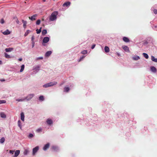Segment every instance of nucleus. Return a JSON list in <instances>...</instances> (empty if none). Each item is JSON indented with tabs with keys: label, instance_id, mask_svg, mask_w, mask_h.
<instances>
[{
	"label": "nucleus",
	"instance_id": "obj_31",
	"mask_svg": "<svg viewBox=\"0 0 157 157\" xmlns=\"http://www.w3.org/2000/svg\"><path fill=\"white\" fill-rule=\"evenodd\" d=\"M29 152V151L27 149H25L24 151L23 154L25 155H28Z\"/></svg>",
	"mask_w": 157,
	"mask_h": 157
},
{
	"label": "nucleus",
	"instance_id": "obj_24",
	"mask_svg": "<svg viewBox=\"0 0 157 157\" xmlns=\"http://www.w3.org/2000/svg\"><path fill=\"white\" fill-rule=\"evenodd\" d=\"M22 23H23V26L24 28L25 29L26 27V24H27V21H25L23 20H22Z\"/></svg>",
	"mask_w": 157,
	"mask_h": 157
},
{
	"label": "nucleus",
	"instance_id": "obj_13",
	"mask_svg": "<svg viewBox=\"0 0 157 157\" xmlns=\"http://www.w3.org/2000/svg\"><path fill=\"white\" fill-rule=\"evenodd\" d=\"M52 53V52L51 51H47L45 53V56L46 57H48Z\"/></svg>",
	"mask_w": 157,
	"mask_h": 157
},
{
	"label": "nucleus",
	"instance_id": "obj_57",
	"mask_svg": "<svg viewBox=\"0 0 157 157\" xmlns=\"http://www.w3.org/2000/svg\"><path fill=\"white\" fill-rule=\"evenodd\" d=\"M41 29H42V27H40V28L39 29V30H40V31H41Z\"/></svg>",
	"mask_w": 157,
	"mask_h": 157
},
{
	"label": "nucleus",
	"instance_id": "obj_39",
	"mask_svg": "<svg viewBox=\"0 0 157 157\" xmlns=\"http://www.w3.org/2000/svg\"><path fill=\"white\" fill-rule=\"evenodd\" d=\"M42 129L40 127L36 130V131L37 132H41L42 131Z\"/></svg>",
	"mask_w": 157,
	"mask_h": 157
},
{
	"label": "nucleus",
	"instance_id": "obj_1",
	"mask_svg": "<svg viewBox=\"0 0 157 157\" xmlns=\"http://www.w3.org/2000/svg\"><path fill=\"white\" fill-rule=\"evenodd\" d=\"M58 14V12L57 11H55L52 12L49 17V21H56L57 19Z\"/></svg>",
	"mask_w": 157,
	"mask_h": 157
},
{
	"label": "nucleus",
	"instance_id": "obj_46",
	"mask_svg": "<svg viewBox=\"0 0 157 157\" xmlns=\"http://www.w3.org/2000/svg\"><path fill=\"white\" fill-rule=\"evenodd\" d=\"M36 33L37 34H39V33H40L41 32V31H40V30L38 29H36Z\"/></svg>",
	"mask_w": 157,
	"mask_h": 157
},
{
	"label": "nucleus",
	"instance_id": "obj_5",
	"mask_svg": "<svg viewBox=\"0 0 157 157\" xmlns=\"http://www.w3.org/2000/svg\"><path fill=\"white\" fill-rule=\"evenodd\" d=\"M49 38L48 37L46 36L44 38L43 40V43L42 44L43 45H44L43 44V43H47L49 40Z\"/></svg>",
	"mask_w": 157,
	"mask_h": 157
},
{
	"label": "nucleus",
	"instance_id": "obj_16",
	"mask_svg": "<svg viewBox=\"0 0 157 157\" xmlns=\"http://www.w3.org/2000/svg\"><path fill=\"white\" fill-rule=\"evenodd\" d=\"M13 48H6L5 49L6 52H10L13 51Z\"/></svg>",
	"mask_w": 157,
	"mask_h": 157
},
{
	"label": "nucleus",
	"instance_id": "obj_59",
	"mask_svg": "<svg viewBox=\"0 0 157 157\" xmlns=\"http://www.w3.org/2000/svg\"><path fill=\"white\" fill-rule=\"evenodd\" d=\"M43 0V1L44 2H45V1H46V0Z\"/></svg>",
	"mask_w": 157,
	"mask_h": 157
},
{
	"label": "nucleus",
	"instance_id": "obj_7",
	"mask_svg": "<svg viewBox=\"0 0 157 157\" xmlns=\"http://www.w3.org/2000/svg\"><path fill=\"white\" fill-rule=\"evenodd\" d=\"M52 149L54 151L57 152L59 151V147L56 146H53L52 147Z\"/></svg>",
	"mask_w": 157,
	"mask_h": 157
},
{
	"label": "nucleus",
	"instance_id": "obj_28",
	"mask_svg": "<svg viewBox=\"0 0 157 157\" xmlns=\"http://www.w3.org/2000/svg\"><path fill=\"white\" fill-rule=\"evenodd\" d=\"M16 100L17 101L20 102V101H25V98H21V99H17Z\"/></svg>",
	"mask_w": 157,
	"mask_h": 157
},
{
	"label": "nucleus",
	"instance_id": "obj_19",
	"mask_svg": "<svg viewBox=\"0 0 157 157\" xmlns=\"http://www.w3.org/2000/svg\"><path fill=\"white\" fill-rule=\"evenodd\" d=\"M20 153V151L19 150H16L15 152V154L14 157H17Z\"/></svg>",
	"mask_w": 157,
	"mask_h": 157
},
{
	"label": "nucleus",
	"instance_id": "obj_6",
	"mask_svg": "<svg viewBox=\"0 0 157 157\" xmlns=\"http://www.w3.org/2000/svg\"><path fill=\"white\" fill-rule=\"evenodd\" d=\"M39 149V147L38 146H36L33 148V155H34Z\"/></svg>",
	"mask_w": 157,
	"mask_h": 157
},
{
	"label": "nucleus",
	"instance_id": "obj_56",
	"mask_svg": "<svg viewBox=\"0 0 157 157\" xmlns=\"http://www.w3.org/2000/svg\"><path fill=\"white\" fill-rule=\"evenodd\" d=\"M2 61L0 60V65L2 64Z\"/></svg>",
	"mask_w": 157,
	"mask_h": 157
},
{
	"label": "nucleus",
	"instance_id": "obj_50",
	"mask_svg": "<svg viewBox=\"0 0 157 157\" xmlns=\"http://www.w3.org/2000/svg\"><path fill=\"white\" fill-rule=\"evenodd\" d=\"M34 36H33L31 37V40L32 41H34Z\"/></svg>",
	"mask_w": 157,
	"mask_h": 157
},
{
	"label": "nucleus",
	"instance_id": "obj_3",
	"mask_svg": "<svg viewBox=\"0 0 157 157\" xmlns=\"http://www.w3.org/2000/svg\"><path fill=\"white\" fill-rule=\"evenodd\" d=\"M46 123L48 125V126H52L53 124V120L50 118H48L46 120Z\"/></svg>",
	"mask_w": 157,
	"mask_h": 157
},
{
	"label": "nucleus",
	"instance_id": "obj_41",
	"mask_svg": "<svg viewBox=\"0 0 157 157\" xmlns=\"http://www.w3.org/2000/svg\"><path fill=\"white\" fill-rule=\"evenodd\" d=\"M41 22V21L40 19H38L37 20L36 22V25H38L40 24Z\"/></svg>",
	"mask_w": 157,
	"mask_h": 157
},
{
	"label": "nucleus",
	"instance_id": "obj_42",
	"mask_svg": "<svg viewBox=\"0 0 157 157\" xmlns=\"http://www.w3.org/2000/svg\"><path fill=\"white\" fill-rule=\"evenodd\" d=\"M6 102V101L4 100H0V104L5 103Z\"/></svg>",
	"mask_w": 157,
	"mask_h": 157
},
{
	"label": "nucleus",
	"instance_id": "obj_30",
	"mask_svg": "<svg viewBox=\"0 0 157 157\" xmlns=\"http://www.w3.org/2000/svg\"><path fill=\"white\" fill-rule=\"evenodd\" d=\"M105 51L106 52H108L109 51V48L108 46H105Z\"/></svg>",
	"mask_w": 157,
	"mask_h": 157
},
{
	"label": "nucleus",
	"instance_id": "obj_60",
	"mask_svg": "<svg viewBox=\"0 0 157 157\" xmlns=\"http://www.w3.org/2000/svg\"><path fill=\"white\" fill-rule=\"evenodd\" d=\"M34 74V73H33V74ZM31 75H32V74H31Z\"/></svg>",
	"mask_w": 157,
	"mask_h": 157
},
{
	"label": "nucleus",
	"instance_id": "obj_48",
	"mask_svg": "<svg viewBox=\"0 0 157 157\" xmlns=\"http://www.w3.org/2000/svg\"><path fill=\"white\" fill-rule=\"evenodd\" d=\"M32 48H33L34 47V45H35V43H34V41H32Z\"/></svg>",
	"mask_w": 157,
	"mask_h": 157
},
{
	"label": "nucleus",
	"instance_id": "obj_10",
	"mask_svg": "<svg viewBox=\"0 0 157 157\" xmlns=\"http://www.w3.org/2000/svg\"><path fill=\"white\" fill-rule=\"evenodd\" d=\"M122 48L124 50V51L126 52H129L130 51L129 48L127 46H122Z\"/></svg>",
	"mask_w": 157,
	"mask_h": 157
},
{
	"label": "nucleus",
	"instance_id": "obj_2",
	"mask_svg": "<svg viewBox=\"0 0 157 157\" xmlns=\"http://www.w3.org/2000/svg\"><path fill=\"white\" fill-rule=\"evenodd\" d=\"M40 65H38L35 66H34L33 67V70H35V71H33V73H34L35 74H36L40 70Z\"/></svg>",
	"mask_w": 157,
	"mask_h": 157
},
{
	"label": "nucleus",
	"instance_id": "obj_54",
	"mask_svg": "<svg viewBox=\"0 0 157 157\" xmlns=\"http://www.w3.org/2000/svg\"><path fill=\"white\" fill-rule=\"evenodd\" d=\"M16 23L17 24H19V21L18 19H17L16 21Z\"/></svg>",
	"mask_w": 157,
	"mask_h": 157
},
{
	"label": "nucleus",
	"instance_id": "obj_51",
	"mask_svg": "<svg viewBox=\"0 0 157 157\" xmlns=\"http://www.w3.org/2000/svg\"><path fill=\"white\" fill-rule=\"evenodd\" d=\"M14 152V151L13 150H10V153L11 154H13Z\"/></svg>",
	"mask_w": 157,
	"mask_h": 157
},
{
	"label": "nucleus",
	"instance_id": "obj_18",
	"mask_svg": "<svg viewBox=\"0 0 157 157\" xmlns=\"http://www.w3.org/2000/svg\"><path fill=\"white\" fill-rule=\"evenodd\" d=\"M132 59L134 60H137L140 59V57L136 55L132 57Z\"/></svg>",
	"mask_w": 157,
	"mask_h": 157
},
{
	"label": "nucleus",
	"instance_id": "obj_21",
	"mask_svg": "<svg viewBox=\"0 0 157 157\" xmlns=\"http://www.w3.org/2000/svg\"><path fill=\"white\" fill-rule=\"evenodd\" d=\"M151 59L153 61L157 63V58H155L154 56H151Z\"/></svg>",
	"mask_w": 157,
	"mask_h": 157
},
{
	"label": "nucleus",
	"instance_id": "obj_37",
	"mask_svg": "<svg viewBox=\"0 0 157 157\" xmlns=\"http://www.w3.org/2000/svg\"><path fill=\"white\" fill-rule=\"evenodd\" d=\"M85 56H81L79 59H78V62L81 61L84 57Z\"/></svg>",
	"mask_w": 157,
	"mask_h": 157
},
{
	"label": "nucleus",
	"instance_id": "obj_35",
	"mask_svg": "<svg viewBox=\"0 0 157 157\" xmlns=\"http://www.w3.org/2000/svg\"><path fill=\"white\" fill-rule=\"evenodd\" d=\"M30 32V31L29 30H27L25 32L24 34V36H27L28 35V34Z\"/></svg>",
	"mask_w": 157,
	"mask_h": 157
},
{
	"label": "nucleus",
	"instance_id": "obj_8",
	"mask_svg": "<svg viewBox=\"0 0 157 157\" xmlns=\"http://www.w3.org/2000/svg\"><path fill=\"white\" fill-rule=\"evenodd\" d=\"M50 144L49 143H48L44 145L43 149L44 151L47 150L49 148Z\"/></svg>",
	"mask_w": 157,
	"mask_h": 157
},
{
	"label": "nucleus",
	"instance_id": "obj_61",
	"mask_svg": "<svg viewBox=\"0 0 157 157\" xmlns=\"http://www.w3.org/2000/svg\"><path fill=\"white\" fill-rule=\"evenodd\" d=\"M1 132V129H0V132Z\"/></svg>",
	"mask_w": 157,
	"mask_h": 157
},
{
	"label": "nucleus",
	"instance_id": "obj_12",
	"mask_svg": "<svg viewBox=\"0 0 157 157\" xmlns=\"http://www.w3.org/2000/svg\"><path fill=\"white\" fill-rule=\"evenodd\" d=\"M71 2H65L63 5V6L68 7L70 5Z\"/></svg>",
	"mask_w": 157,
	"mask_h": 157
},
{
	"label": "nucleus",
	"instance_id": "obj_58",
	"mask_svg": "<svg viewBox=\"0 0 157 157\" xmlns=\"http://www.w3.org/2000/svg\"><path fill=\"white\" fill-rule=\"evenodd\" d=\"M145 44H148V42H146L145 43Z\"/></svg>",
	"mask_w": 157,
	"mask_h": 157
},
{
	"label": "nucleus",
	"instance_id": "obj_47",
	"mask_svg": "<svg viewBox=\"0 0 157 157\" xmlns=\"http://www.w3.org/2000/svg\"><path fill=\"white\" fill-rule=\"evenodd\" d=\"M43 59V57H37V58H36V60H38L40 59Z\"/></svg>",
	"mask_w": 157,
	"mask_h": 157
},
{
	"label": "nucleus",
	"instance_id": "obj_22",
	"mask_svg": "<svg viewBox=\"0 0 157 157\" xmlns=\"http://www.w3.org/2000/svg\"><path fill=\"white\" fill-rule=\"evenodd\" d=\"M44 98L43 96L41 95L39 97V100L40 101H44Z\"/></svg>",
	"mask_w": 157,
	"mask_h": 157
},
{
	"label": "nucleus",
	"instance_id": "obj_23",
	"mask_svg": "<svg viewBox=\"0 0 157 157\" xmlns=\"http://www.w3.org/2000/svg\"><path fill=\"white\" fill-rule=\"evenodd\" d=\"M4 54L5 57L7 59H10L12 57V56L6 53H4Z\"/></svg>",
	"mask_w": 157,
	"mask_h": 157
},
{
	"label": "nucleus",
	"instance_id": "obj_15",
	"mask_svg": "<svg viewBox=\"0 0 157 157\" xmlns=\"http://www.w3.org/2000/svg\"><path fill=\"white\" fill-rule=\"evenodd\" d=\"M123 40L126 43L129 42L130 41V40L129 38L126 37H124L123 38Z\"/></svg>",
	"mask_w": 157,
	"mask_h": 157
},
{
	"label": "nucleus",
	"instance_id": "obj_33",
	"mask_svg": "<svg viewBox=\"0 0 157 157\" xmlns=\"http://www.w3.org/2000/svg\"><path fill=\"white\" fill-rule=\"evenodd\" d=\"M143 55L146 59H148L149 56L147 54L145 53H143Z\"/></svg>",
	"mask_w": 157,
	"mask_h": 157
},
{
	"label": "nucleus",
	"instance_id": "obj_52",
	"mask_svg": "<svg viewBox=\"0 0 157 157\" xmlns=\"http://www.w3.org/2000/svg\"><path fill=\"white\" fill-rule=\"evenodd\" d=\"M116 53L118 56H120V54L119 53L117 52Z\"/></svg>",
	"mask_w": 157,
	"mask_h": 157
},
{
	"label": "nucleus",
	"instance_id": "obj_34",
	"mask_svg": "<svg viewBox=\"0 0 157 157\" xmlns=\"http://www.w3.org/2000/svg\"><path fill=\"white\" fill-rule=\"evenodd\" d=\"M5 141V139L4 137H2L0 139V143L3 144Z\"/></svg>",
	"mask_w": 157,
	"mask_h": 157
},
{
	"label": "nucleus",
	"instance_id": "obj_36",
	"mask_svg": "<svg viewBox=\"0 0 157 157\" xmlns=\"http://www.w3.org/2000/svg\"><path fill=\"white\" fill-rule=\"evenodd\" d=\"M43 87L44 88H48L49 87V85L48 83H46L43 86Z\"/></svg>",
	"mask_w": 157,
	"mask_h": 157
},
{
	"label": "nucleus",
	"instance_id": "obj_44",
	"mask_svg": "<svg viewBox=\"0 0 157 157\" xmlns=\"http://www.w3.org/2000/svg\"><path fill=\"white\" fill-rule=\"evenodd\" d=\"M152 10L153 11L154 13L155 14H157V9H153Z\"/></svg>",
	"mask_w": 157,
	"mask_h": 157
},
{
	"label": "nucleus",
	"instance_id": "obj_14",
	"mask_svg": "<svg viewBox=\"0 0 157 157\" xmlns=\"http://www.w3.org/2000/svg\"><path fill=\"white\" fill-rule=\"evenodd\" d=\"M2 33L4 35H7L10 33V32L8 29H7L5 31L2 32Z\"/></svg>",
	"mask_w": 157,
	"mask_h": 157
},
{
	"label": "nucleus",
	"instance_id": "obj_17",
	"mask_svg": "<svg viewBox=\"0 0 157 157\" xmlns=\"http://www.w3.org/2000/svg\"><path fill=\"white\" fill-rule=\"evenodd\" d=\"M57 83V82L54 81L49 82L48 84H49L50 87H51L56 85Z\"/></svg>",
	"mask_w": 157,
	"mask_h": 157
},
{
	"label": "nucleus",
	"instance_id": "obj_49",
	"mask_svg": "<svg viewBox=\"0 0 157 157\" xmlns=\"http://www.w3.org/2000/svg\"><path fill=\"white\" fill-rule=\"evenodd\" d=\"M95 45H96L95 44H93L91 46V48L92 49H93L95 48Z\"/></svg>",
	"mask_w": 157,
	"mask_h": 157
},
{
	"label": "nucleus",
	"instance_id": "obj_25",
	"mask_svg": "<svg viewBox=\"0 0 157 157\" xmlns=\"http://www.w3.org/2000/svg\"><path fill=\"white\" fill-rule=\"evenodd\" d=\"M0 116H1V117L2 118H6V114L4 113H3V112L1 113Z\"/></svg>",
	"mask_w": 157,
	"mask_h": 157
},
{
	"label": "nucleus",
	"instance_id": "obj_45",
	"mask_svg": "<svg viewBox=\"0 0 157 157\" xmlns=\"http://www.w3.org/2000/svg\"><path fill=\"white\" fill-rule=\"evenodd\" d=\"M0 22L2 24H3L4 23V21L3 19H2L0 21Z\"/></svg>",
	"mask_w": 157,
	"mask_h": 157
},
{
	"label": "nucleus",
	"instance_id": "obj_20",
	"mask_svg": "<svg viewBox=\"0 0 157 157\" xmlns=\"http://www.w3.org/2000/svg\"><path fill=\"white\" fill-rule=\"evenodd\" d=\"M21 119L23 121H25V115L22 112L21 113Z\"/></svg>",
	"mask_w": 157,
	"mask_h": 157
},
{
	"label": "nucleus",
	"instance_id": "obj_27",
	"mask_svg": "<svg viewBox=\"0 0 157 157\" xmlns=\"http://www.w3.org/2000/svg\"><path fill=\"white\" fill-rule=\"evenodd\" d=\"M70 90V88L68 87H65L64 88V92H67Z\"/></svg>",
	"mask_w": 157,
	"mask_h": 157
},
{
	"label": "nucleus",
	"instance_id": "obj_40",
	"mask_svg": "<svg viewBox=\"0 0 157 157\" xmlns=\"http://www.w3.org/2000/svg\"><path fill=\"white\" fill-rule=\"evenodd\" d=\"M34 135L33 134L30 133L29 134V135L28 136V137L29 138H31L33 137H34Z\"/></svg>",
	"mask_w": 157,
	"mask_h": 157
},
{
	"label": "nucleus",
	"instance_id": "obj_26",
	"mask_svg": "<svg viewBox=\"0 0 157 157\" xmlns=\"http://www.w3.org/2000/svg\"><path fill=\"white\" fill-rule=\"evenodd\" d=\"M18 125L20 128L21 129L22 128L21 123L20 120H18L17 122Z\"/></svg>",
	"mask_w": 157,
	"mask_h": 157
},
{
	"label": "nucleus",
	"instance_id": "obj_55",
	"mask_svg": "<svg viewBox=\"0 0 157 157\" xmlns=\"http://www.w3.org/2000/svg\"><path fill=\"white\" fill-rule=\"evenodd\" d=\"M5 81V80L4 79H1V81H2V82H3V81Z\"/></svg>",
	"mask_w": 157,
	"mask_h": 157
},
{
	"label": "nucleus",
	"instance_id": "obj_9",
	"mask_svg": "<svg viewBox=\"0 0 157 157\" xmlns=\"http://www.w3.org/2000/svg\"><path fill=\"white\" fill-rule=\"evenodd\" d=\"M150 70L151 71L154 73H155L157 71L156 68L154 66H151L150 67Z\"/></svg>",
	"mask_w": 157,
	"mask_h": 157
},
{
	"label": "nucleus",
	"instance_id": "obj_29",
	"mask_svg": "<svg viewBox=\"0 0 157 157\" xmlns=\"http://www.w3.org/2000/svg\"><path fill=\"white\" fill-rule=\"evenodd\" d=\"M25 68V65L24 64L22 65L21 66V69L20 70V72H22L24 70Z\"/></svg>",
	"mask_w": 157,
	"mask_h": 157
},
{
	"label": "nucleus",
	"instance_id": "obj_43",
	"mask_svg": "<svg viewBox=\"0 0 157 157\" xmlns=\"http://www.w3.org/2000/svg\"><path fill=\"white\" fill-rule=\"evenodd\" d=\"M157 8V4L155 5L151 8V10H152L153 9Z\"/></svg>",
	"mask_w": 157,
	"mask_h": 157
},
{
	"label": "nucleus",
	"instance_id": "obj_53",
	"mask_svg": "<svg viewBox=\"0 0 157 157\" xmlns=\"http://www.w3.org/2000/svg\"><path fill=\"white\" fill-rule=\"evenodd\" d=\"M18 60L19 61H21L22 60V59L21 58H19Z\"/></svg>",
	"mask_w": 157,
	"mask_h": 157
},
{
	"label": "nucleus",
	"instance_id": "obj_11",
	"mask_svg": "<svg viewBox=\"0 0 157 157\" xmlns=\"http://www.w3.org/2000/svg\"><path fill=\"white\" fill-rule=\"evenodd\" d=\"M37 16V15L36 14H35L33 16H31V17H29V19L31 21H34L36 19V17Z\"/></svg>",
	"mask_w": 157,
	"mask_h": 157
},
{
	"label": "nucleus",
	"instance_id": "obj_38",
	"mask_svg": "<svg viewBox=\"0 0 157 157\" xmlns=\"http://www.w3.org/2000/svg\"><path fill=\"white\" fill-rule=\"evenodd\" d=\"M87 51L86 50H83L82 51L81 53L83 55H85L87 53Z\"/></svg>",
	"mask_w": 157,
	"mask_h": 157
},
{
	"label": "nucleus",
	"instance_id": "obj_4",
	"mask_svg": "<svg viewBox=\"0 0 157 157\" xmlns=\"http://www.w3.org/2000/svg\"><path fill=\"white\" fill-rule=\"evenodd\" d=\"M34 96V94H29L25 98V100L27 101H29L31 100Z\"/></svg>",
	"mask_w": 157,
	"mask_h": 157
},
{
	"label": "nucleus",
	"instance_id": "obj_32",
	"mask_svg": "<svg viewBox=\"0 0 157 157\" xmlns=\"http://www.w3.org/2000/svg\"><path fill=\"white\" fill-rule=\"evenodd\" d=\"M47 33V30L46 29H43L42 32V34L43 35H45Z\"/></svg>",
	"mask_w": 157,
	"mask_h": 157
}]
</instances>
